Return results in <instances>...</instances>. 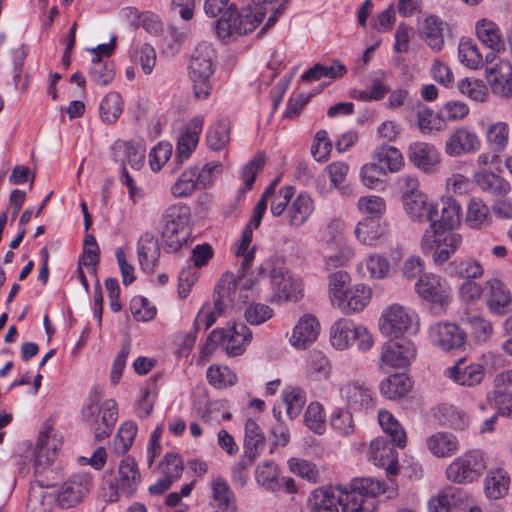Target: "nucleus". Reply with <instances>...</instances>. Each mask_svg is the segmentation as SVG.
I'll return each instance as SVG.
<instances>
[{
    "instance_id": "obj_53",
    "label": "nucleus",
    "mask_w": 512,
    "mask_h": 512,
    "mask_svg": "<svg viewBox=\"0 0 512 512\" xmlns=\"http://www.w3.org/2000/svg\"><path fill=\"white\" fill-rule=\"evenodd\" d=\"M459 91L475 102H485L489 92L485 83L476 78H464L458 82Z\"/></svg>"
},
{
    "instance_id": "obj_1",
    "label": "nucleus",
    "mask_w": 512,
    "mask_h": 512,
    "mask_svg": "<svg viewBox=\"0 0 512 512\" xmlns=\"http://www.w3.org/2000/svg\"><path fill=\"white\" fill-rule=\"evenodd\" d=\"M362 493H384L383 485L370 477H356L348 485L316 489L309 499L311 512H368L370 499Z\"/></svg>"
},
{
    "instance_id": "obj_39",
    "label": "nucleus",
    "mask_w": 512,
    "mask_h": 512,
    "mask_svg": "<svg viewBox=\"0 0 512 512\" xmlns=\"http://www.w3.org/2000/svg\"><path fill=\"white\" fill-rule=\"evenodd\" d=\"M412 381L405 374H393L380 384L381 393L390 400L406 396L412 389Z\"/></svg>"
},
{
    "instance_id": "obj_51",
    "label": "nucleus",
    "mask_w": 512,
    "mask_h": 512,
    "mask_svg": "<svg viewBox=\"0 0 512 512\" xmlns=\"http://www.w3.org/2000/svg\"><path fill=\"white\" fill-rule=\"evenodd\" d=\"M115 147L117 150L123 151L127 162L133 169H141L146 154V148L141 142L118 141Z\"/></svg>"
},
{
    "instance_id": "obj_59",
    "label": "nucleus",
    "mask_w": 512,
    "mask_h": 512,
    "mask_svg": "<svg viewBox=\"0 0 512 512\" xmlns=\"http://www.w3.org/2000/svg\"><path fill=\"white\" fill-rule=\"evenodd\" d=\"M208 382L217 389L233 386L237 383L236 374L227 366H211L207 370Z\"/></svg>"
},
{
    "instance_id": "obj_14",
    "label": "nucleus",
    "mask_w": 512,
    "mask_h": 512,
    "mask_svg": "<svg viewBox=\"0 0 512 512\" xmlns=\"http://www.w3.org/2000/svg\"><path fill=\"white\" fill-rule=\"evenodd\" d=\"M275 183L272 184L270 187L267 188L261 199L257 202L253 209V213L251 216L250 221L245 226L237 251L236 255L238 257H243L242 263H241V269L242 271H245L251 266V263L254 259L255 255V247L251 248L249 250L250 244L252 242L253 238V230L257 229L262 221L264 212L267 208V196L270 193H273L274 191Z\"/></svg>"
},
{
    "instance_id": "obj_57",
    "label": "nucleus",
    "mask_w": 512,
    "mask_h": 512,
    "mask_svg": "<svg viewBox=\"0 0 512 512\" xmlns=\"http://www.w3.org/2000/svg\"><path fill=\"white\" fill-rule=\"evenodd\" d=\"M383 229L373 219H364L355 227L357 239L365 245L373 246L382 236Z\"/></svg>"
},
{
    "instance_id": "obj_24",
    "label": "nucleus",
    "mask_w": 512,
    "mask_h": 512,
    "mask_svg": "<svg viewBox=\"0 0 512 512\" xmlns=\"http://www.w3.org/2000/svg\"><path fill=\"white\" fill-rule=\"evenodd\" d=\"M405 212L409 218L419 224L435 225V216H437L438 204L434 201H428L425 194L412 196L403 202Z\"/></svg>"
},
{
    "instance_id": "obj_20",
    "label": "nucleus",
    "mask_w": 512,
    "mask_h": 512,
    "mask_svg": "<svg viewBox=\"0 0 512 512\" xmlns=\"http://www.w3.org/2000/svg\"><path fill=\"white\" fill-rule=\"evenodd\" d=\"M341 396L348 408L356 412H368L375 407L371 389L360 382L351 381L343 385Z\"/></svg>"
},
{
    "instance_id": "obj_58",
    "label": "nucleus",
    "mask_w": 512,
    "mask_h": 512,
    "mask_svg": "<svg viewBox=\"0 0 512 512\" xmlns=\"http://www.w3.org/2000/svg\"><path fill=\"white\" fill-rule=\"evenodd\" d=\"M386 170L382 165L374 163L365 164L361 168V181L370 189H381L385 186Z\"/></svg>"
},
{
    "instance_id": "obj_60",
    "label": "nucleus",
    "mask_w": 512,
    "mask_h": 512,
    "mask_svg": "<svg viewBox=\"0 0 512 512\" xmlns=\"http://www.w3.org/2000/svg\"><path fill=\"white\" fill-rule=\"evenodd\" d=\"M305 425L316 434H323L326 430L325 412L318 402H311L304 415Z\"/></svg>"
},
{
    "instance_id": "obj_25",
    "label": "nucleus",
    "mask_w": 512,
    "mask_h": 512,
    "mask_svg": "<svg viewBox=\"0 0 512 512\" xmlns=\"http://www.w3.org/2000/svg\"><path fill=\"white\" fill-rule=\"evenodd\" d=\"M115 480L116 493L131 497L141 482V473L137 462L131 457L121 460L118 466V476Z\"/></svg>"
},
{
    "instance_id": "obj_30",
    "label": "nucleus",
    "mask_w": 512,
    "mask_h": 512,
    "mask_svg": "<svg viewBox=\"0 0 512 512\" xmlns=\"http://www.w3.org/2000/svg\"><path fill=\"white\" fill-rule=\"evenodd\" d=\"M318 334L317 319L310 314L304 315L294 327L290 342L296 348L305 349L317 339Z\"/></svg>"
},
{
    "instance_id": "obj_8",
    "label": "nucleus",
    "mask_w": 512,
    "mask_h": 512,
    "mask_svg": "<svg viewBox=\"0 0 512 512\" xmlns=\"http://www.w3.org/2000/svg\"><path fill=\"white\" fill-rule=\"evenodd\" d=\"M487 464L484 453L480 450H469L455 458L446 468V478L455 484H469L478 480Z\"/></svg>"
},
{
    "instance_id": "obj_21",
    "label": "nucleus",
    "mask_w": 512,
    "mask_h": 512,
    "mask_svg": "<svg viewBox=\"0 0 512 512\" xmlns=\"http://www.w3.org/2000/svg\"><path fill=\"white\" fill-rule=\"evenodd\" d=\"M435 240L431 244V248L423 246V238L421 239V248L423 252H433V260L437 265H443L457 251L462 242L460 234L455 232H440L439 235L433 237Z\"/></svg>"
},
{
    "instance_id": "obj_7",
    "label": "nucleus",
    "mask_w": 512,
    "mask_h": 512,
    "mask_svg": "<svg viewBox=\"0 0 512 512\" xmlns=\"http://www.w3.org/2000/svg\"><path fill=\"white\" fill-rule=\"evenodd\" d=\"M269 274L272 287L279 298L284 301H298L302 297V284L294 278L278 259H268L259 267V274Z\"/></svg>"
},
{
    "instance_id": "obj_2",
    "label": "nucleus",
    "mask_w": 512,
    "mask_h": 512,
    "mask_svg": "<svg viewBox=\"0 0 512 512\" xmlns=\"http://www.w3.org/2000/svg\"><path fill=\"white\" fill-rule=\"evenodd\" d=\"M204 9L210 17H219L215 23V30L221 39H226L233 33H251L264 18L262 11L253 13L250 6L238 12L234 4H229V0H206Z\"/></svg>"
},
{
    "instance_id": "obj_23",
    "label": "nucleus",
    "mask_w": 512,
    "mask_h": 512,
    "mask_svg": "<svg viewBox=\"0 0 512 512\" xmlns=\"http://www.w3.org/2000/svg\"><path fill=\"white\" fill-rule=\"evenodd\" d=\"M485 291L487 307L492 313L502 315L512 310V295L502 281H486Z\"/></svg>"
},
{
    "instance_id": "obj_5",
    "label": "nucleus",
    "mask_w": 512,
    "mask_h": 512,
    "mask_svg": "<svg viewBox=\"0 0 512 512\" xmlns=\"http://www.w3.org/2000/svg\"><path fill=\"white\" fill-rule=\"evenodd\" d=\"M189 208L182 204L169 206L162 216L161 237L168 252H177L189 236Z\"/></svg>"
},
{
    "instance_id": "obj_64",
    "label": "nucleus",
    "mask_w": 512,
    "mask_h": 512,
    "mask_svg": "<svg viewBox=\"0 0 512 512\" xmlns=\"http://www.w3.org/2000/svg\"><path fill=\"white\" fill-rule=\"evenodd\" d=\"M488 401L497 408L500 415L512 418V395L506 388H495L488 395Z\"/></svg>"
},
{
    "instance_id": "obj_52",
    "label": "nucleus",
    "mask_w": 512,
    "mask_h": 512,
    "mask_svg": "<svg viewBox=\"0 0 512 512\" xmlns=\"http://www.w3.org/2000/svg\"><path fill=\"white\" fill-rule=\"evenodd\" d=\"M122 113V99L119 93H108L100 103V115L103 122L114 123Z\"/></svg>"
},
{
    "instance_id": "obj_31",
    "label": "nucleus",
    "mask_w": 512,
    "mask_h": 512,
    "mask_svg": "<svg viewBox=\"0 0 512 512\" xmlns=\"http://www.w3.org/2000/svg\"><path fill=\"white\" fill-rule=\"evenodd\" d=\"M371 289L363 284L351 287L338 302V307L343 313L351 314L363 310L371 299Z\"/></svg>"
},
{
    "instance_id": "obj_26",
    "label": "nucleus",
    "mask_w": 512,
    "mask_h": 512,
    "mask_svg": "<svg viewBox=\"0 0 512 512\" xmlns=\"http://www.w3.org/2000/svg\"><path fill=\"white\" fill-rule=\"evenodd\" d=\"M446 375L459 385L473 387L479 385L485 378V367L482 363L476 362L466 364L463 359H460L446 370Z\"/></svg>"
},
{
    "instance_id": "obj_47",
    "label": "nucleus",
    "mask_w": 512,
    "mask_h": 512,
    "mask_svg": "<svg viewBox=\"0 0 512 512\" xmlns=\"http://www.w3.org/2000/svg\"><path fill=\"white\" fill-rule=\"evenodd\" d=\"M378 420L386 435L391 437L390 440L398 447L404 448L406 445V433L397 419L388 411H380L378 413Z\"/></svg>"
},
{
    "instance_id": "obj_15",
    "label": "nucleus",
    "mask_w": 512,
    "mask_h": 512,
    "mask_svg": "<svg viewBox=\"0 0 512 512\" xmlns=\"http://www.w3.org/2000/svg\"><path fill=\"white\" fill-rule=\"evenodd\" d=\"M466 336V332L452 322H437L428 329L430 342L444 351L462 347L466 341Z\"/></svg>"
},
{
    "instance_id": "obj_29",
    "label": "nucleus",
    "mask_w": 512,
    "mask_h": 512,
    "mask_svg": "<svg viewBox=\"0 0 512 512\" xmlns=\"http://www.w3.org/2000/svg\"><path fill=\"white\" fill-rule=\"evenodd\" d=\"M252 332L242 324H234L227 330L223 329L222 347L229 356L241 355L251 341Z\"/></svg>"
},
{
    "instance_id": "obj_54",
    "label": "nucleus",
    "mask_w": 512,
    "mask_h": 512,
    "mask_svg": "<svg viewBox=\"0 0 512 512\" xmlns=\"http://www.w3.org/2000/svg\"><path fill=\"white\" fill-rule=\"evenodd\" d=\"M256 480L265 489L276 491L279 487V471L277 465L273 461H265L260 463L256 468Z\"/></svg>"
},
{
    "instance_id": "obj_46",
    "label": "nucleus",
    "mask_w": 512,
    "mask_h": 512,
    "mask_svg": "<svg viewBox=\"0 0 512 512\" xmlns=\"http://www.w3.org/2000/svg\"><path fill=\"white\" fill-rule=\"evenodd\" d=\"M131 61L139 65L145 75H150L156 65L157 55L149 43L135 46L130 52Z\"/></svg>"
},
{
    "instance_id": "obj_62",
    "label": "nucleus",
    "mask_w": 512,
    "mask_h": 512,
    "mask_svg": "<svg viewBox=\"0 0 512 512\" xmlns=\"http://www.w3.org/2000/svg\"><path fill=\"white\" fill-rule=\"evenodd\" d=\"M114 76V64L112 62L100 58L92 59L90 77L97 85L106 86L110 84Z\"/></svg>"
},
{
    "instance_id": "obj_50",
    "label": "nucleus",
    "mask_w": 512,
    "mask_h": 512,
    "mask_svg": "<svg viewBox=\"0 0 512 512\" xmlns=\"http://www.w3.org/2000/svg\"><path fill=\"white\" fill-rule=\"evenodd\" d=\"M466 222L471 228H482L489 224V208L481 199L473 198L470 200Z\"/></svg>"
},
{
    "instance_id": "obj_44",
    "label": "nucleus",
    "mask_w": 512,
    "mask_h": 512,
    "mask_svg": "<svg viewBox=\"0 0 512 512\" xmlns=\"http://www.w3.org/2000/svg\"><path fill=\"white\" fill-rule=\"evenodd\" d=\"M213 499L223 511L236 510V498L227 481L221 477L215 478L211 483Z\"/></svg>"
},
{
    "instance_id": "obj_4",
    "label": "nucleus",
    "mask_w": 512,
    "mask_h": 512,
    "mask_svg": "<svg viewBox=\"0 0 512 512\" xmlns=\"http://www.w3.org/2000/svg\"><path fill=\"white\" fill-rule=\"evenodd\" d=\"M89 401L82 409V419L93 429L95 439L100 441L109 437L113 431L118 418L117 404L113 399H108L101 405L97 393L91 396Z\"/></svg>"
},
{
    "instance_id": "obj_27",
    "label": "nucleus",
    "mask_w": 512,
    "mask_h": 512,
    "mask_svg": "<svg viewBox=\"0 0 512 512\" xmlns=\"http://www.w3.org/2000/svg\"><path fill=\"white\" fill-rule=\"evenodd\" d=\"M137 254L142 270L153 273L160 257L158 238L151 232L143 233L137 242Z\"/></svg>"
},
{
    "instance_id": "obj_10",
    "label": "nucleus",
    "mask_w": 512,
    "mask_h": 512,
    "mask_svg": "<svg viewBox=\"0 0 512 512\" xmlns=\"http://www.w3.org/2000/svg\"><path fill=\"white\" fill-rule=\"evenodd\" d=\"M345 224L340 219L330 221L325 229L322 241L326 265L339 267L349 262L353 255V249L346 244L343 230Z\"/></svg>"
},
{
    "instance_id": "obj_42",
    "label": "nucleus",
    "mask_w": 512,
    "mask_h": 512,
    "mask_svg": "<svg viewBox=\"0 0 512 512\" xmlns=\"http://www.w3.org/2000/svg\"><path fill=\"white\" fill-rule=\"evenodd\" d=\"M509 477L502 468L490 470L484 483L485 494L490 499L502 498L509 489Z\"/></svg>"
},
{
    "instance_id": "obj_38",
    "label": "nucleus",
    "mask_w": 512,
    "mask_h": 512,
    "mask_svg": "<svg viewBox=\"0 0 512 512\" xmlns=\"http://www.w3.org/2000/svg\"><path fill=\"white\" fill-rule=\"evenodd\" d=\"M231 138V123L228 119H219L212 124L206 134V143L213 151L225 149Z\"/></svg>"
},
{
    "instance_id": "obj_48",
    "label": "nucleus",
    "mask_w": 512,
    "mask_h": 512,
    "mask_svg": "<svg viewBox=\"0 0 512 512\" xmlns=\"http://www.w3.org/2000/svg\"><path fill=\"white\" fill-rule=\"evenodd\" d=\"M458 57L462 64L470 69H478L483 66L484 59L477 44L467 38L461 39L458 45Z\"/></svg>"
},
{
    "instance_id": "obj_17",
    "label": "nucleus",
    "mask_w": 512,
    "mask_h": 512,
    "mask_svg": "<svg viewBox=\"0 0 512 512\" xmlns=\"http://www.w3.org/2000/svg\"><path fill=\"white\" fill-rule=\"evenodd\" d=\"M92 478L85 473H78L64 482L56 494V502L61 508H71L79 504L89 493Z\"/></svg>"
},
{
    "instance_id": "obj_18",
    "label": "nucleus",
    "mask_w": 512,
    "mask_h": 512,
    "mask_svg": "<svg viewBox=\"0 0 512 512\" xmlns=\"http://www.w3.org/2000/svg\"><path fill=\"white\" fill-rule=\"evenodd\" d=\"M481 140L478 134L468 126L455 128L445 142V153L451 157L474 154L479 151Z\"/></svg>"
},
{
    "instance_id": "obj_16",
    "label": "nucleus",
    "mask_w": 512,
    "mask_h": 512,
    "mask_svg": "<svg viewBox=\"0 0 512 512\" xmlns=\"http://www.w3.org/2000/svg\"><path fill=\"white\" fill-rule=\"evenodd\" d=\"M416 356L414 344L408 340L386 342L381 348L379 368H406Z\"/></svg>"
},
{
    "instance_id": "obj_35",
    "label": "nucleus",
    "mask_w": 512,
    "mask_h": 512,
    "mask_svg": "<svg viewBox=\"0 0 512 512\" xmlns=\"http://www.w3.org/2000/svg\"><path fill=\"white\" fill-rule=\"evenodd\" d=\"M314 201L309 194L300 193L288 210V222L293 228L301 227L312 215Z\"/></svg>"
},
{
    "instance_id": "obj_49",
    "label": "nucleus",
    "mask_w": 512,
    "mask_h": 512,
    "mask_svg": "<svg viewBox=\"0 0 512 512\" xmlns=\"http://www.w3.org/2000/svg\"><path fill=\"white\" fill-rule=\"evenodd\" d=\"M198 182H203L198 169L190 168L181 174L177 182L171 187V192L175 197H187L196 190Z\"/></svg>"
},
{
    "instance_id": "obj_9",
    "label": "nucleus",
    "mask_w": 512,
    "mask_h": 512,
    "mask_svg": "<svg viewBox=\"0 0 512 512\" xmlns=\"http://www.w3.org/2000/svg\"><path fill=\"white\" fill-rule=\"evenodd\" d=\"M34 454L36 482L41 487H54L60 476L54 466L56 443L55 440H50L48 432L39 434Z\"/></svg>"
},
{
    "instance_id": "obj_40",
    "label": "nucleus",
    "mask_w": 512,
    "mask_h": 512,
    "mask_svg": "<svg viewBox=\"0 0 512 512\" xmlns=\"http://www.w3.org/2000/svg\"><path fill=\"white\" fill-rule=\"evenodd\" d=\"M356 325L348 319H338L330 328V342L338 350L347 349L354 339Z\"/></svg>"
},
{
    "instance_id": "obj_63",
    "label": "nucleus",
    "mask_w": 512,
    "mask_h": 512,
    "mask_svg": "<svg viewBox=\"0 0 512 512\" xmlns=\"http://www.w3.org/2000/svg\"><path fill=\"white\" fill-rule=\"evenodd\" d=\"M366 268L370 278L382 279L387 276L390 270V263L388 259L379 254H372L368 256L363 264L359 266V269L363 272V268Z\"/></svg>"
},
{
    "instance_id": "obj_32",
    "label": "nucleus",
    "mask_w": 512,
    "mask_h": 512,
    "mask_svg": "<svg viewBox=\"0 0 512 512\" xmlns=\"http://www.w3.org/2000/svg\"><path fill=\"white\" fill-rule=\"evenodd\" d=\"M475 31L478 39L491 51L499 53L505 50L501 30L492 20L487 18L478 20L475 24Z\"/></svg>"
},
{
    "instance_id": "obj_41",
    "label": "nucleus",
    "mask_w": 512,
    "mask_h": 512,
    "mask_svg": "<svg viewBox=\"0 0 512 512\" xmlns=\"http://www.w3.org/2000/svg\"><path fill=\"white\" fill-rule=\"evenodd\" d=\"M474 180L481 190L492 195L502 196L510 191V185L503 177L487 170L475 173Z\"/></svg>"
},
{
    "instance_id": "obj_28",
    "label": "nucleus",
    "mask_w": 512,
    "mask_h": 512,
    "mask_svg": "<svg viewBox=\"0 0 512 512\" xmlns=\"http://www.w3.org/2000/svg\"><path fill=\"white\" fill-rule=\"evenodd\" d=\"M204 120L201 116L194 117L180 134L176 148V159L179 163L187 160L199 142Z\"/></svg>"
},
{
    "instance_id": "obj_6",
    "label": "nucleus",
    "mask_w": 512,
    "mask_h": 512,
    "mask_svg": "<svg viewBox=\"0 0 512 512\" xmlns=\"http://www.w3.org/2000/svg\"><path fill=\"white\" fill-rule=\"evenodd\" d=\"M237 289V281L232 273L226 272L220 278L216 287L214 308L205 304L198 312L193 324V330H200V321H204V329L210 328L224 310L233 303Z\"/></svg>"
},
{
    "instance_id": "obj_3",
    "label": "nucleus",
    "mask_w": 512,
    "mask_h": 512,
    "mask_svg": "<svg viewBox=\"0 0 512 512\" xmlns=\"http://www.w3.org/2000/svg\"><path fill=\"white\" fill-rule=\"evenodd\" d=\"M215 57V50L206 42L198 44L190 57L189 77L197 99L204 100L210 95Z\"/></svg>"
},
{
    "instance_id": "obj_36",
    "label": "nucleus",
    "mask_w": 512,
    "mask_h": 512,
    "mask_svg": "<svg viewBox=\"0 0 512 512\" xmlns=\"http://www.w3.org/2000/svg\"><path fill=\"white\" fill-rule=\"evenodd\" d=\"M394 444L387 436H380L371 441L368 455L374 465L382 467L387 462H397Z\"/></svg>"
},
{
    "instance_id": "obj_37",
    "label": "nucleus",
    "mask_w": 512,
    "mask_h": 512,
    "mask_svg": "<svg viewBox=\"0 0 512 512\" xmlns=\"http://www.w3.org/2000/svg\"><path fill=\"white\" fill-rule=\"evenodd\" d=\"M447 24L436 16L425 18L421 28V34L427 45L435 50L440 51L444 45V30Z\"/></svg>"
},
{
    "instance_id": "obj_43",
    "label": "nucleus",
    "mask_w": 512,
    "mask_h": 512,
    "mask_svg": "<svg viewBox=\"0 0 512 512\" xmlns=\"http://www.w3.org/2000/svg\"><path fill=\"white\" fill-rule=\"evenodd\" d=\"M510 127L504 121H497L489 125L486 131V142L495 153L503 152L509 144Z\"/></svg>"
},
{
    "instance_id": "obj_22",
    "label": "nucleus",
    "mask_w": 512,
    "mask_h": 512,
    "mask_svg": "<svg viewBox=\"0 0 512 512\" xmlns=\"http://www.w3.org/2000/svg\"><path fill=\"white\" fill-rule=\"evenodd\" d=\"M409 161L424 173H433L440 164V154L433 144L414 142L408 149Z\"/></svg>"
},
{
    "instance_id": "obj_55",
    "label": "nucleus",
    "mask_w": 512,
    "mask_h": 512,
    "mask_svg": "<svg viewBox=\"0 0 512 512\" xmlns=\"http://www.w3.org/2000/svg\"><path fill=\"white\" fill-rule=\"evenodd\" d=\"M459 490L448 487L428 502L429 512H451V507L460 499Z\"/></svg>"
},
{
    "instance_id": "obj_56",
    "label": "nucleus",
    "mask_w": 512,
    "mask_h": 512,
    "mask_svg": "<svg viewBox=\"0 0 512 512\" xmlns=\"http://www.w3.org/2000/svg\"><path fill=\"white\" fill-rule=\"evenodd\" d=\"M350 275L343 270L336 271L329 276V295L334 306L343 298L351 287Z\"/></svg>"
},
{
    "instance_id": "obj_34",
    "label": "nucleus",
    "mask_w": 512,
    "mask_h": 512,
    "mask_svg": "<svg viewBox=\"0 0 512 512\" xmlns=\"http://www.w3.org/2000/svg\"><path fill=\"white\" fill-rule=\"evenodd\" d=\"M429 451L436 457H450L459 449L457 437L449 432H437L426 440Z\"/></svg>"
},
{
    "instance_id": "obj_33",
    "label": "nucleus",
    "mask_w": 512,
    "mask_h": 512,
    "mask_svg": "<svg viewBox=\"0 0 512 512\" xmlns=\"http://www.w3.org/2000/svg\"><path fill=\"white\" fill-rule=\"evenodd\" d=\"M265 446V436L260 426L252 419L245 423L244 454L250 462H254Z\"/></svg>"
},
{
    "instance_id": "obj_12",
    "label": "nucleus",
    "mask_w": 512,
    "mask_h": 512,
    "mask_svg": "<svg viewBox=\"0 0 512 512\" xmlns=\"http://www.w3.org/2000/svg\"><path fill=\"white\" fill-rule=\"evenodd\" d=\"M415 290L420 298L431 304L436 314H443L451 299V288L440 276L423 274L415 283Z\"/></svg>"
},
{
    "instance_id": "obj_19",
    "label": "nucleus",
    "mask_w": 512,
    "mask_h": 512,
    "mask_svg": "<svg viewBox=\"0 0 512 512\" xmlns=\"http://www.w3.org/2000/svg\"><path fill=\"white\" fill-rule=\"evenodd\" d=\"M485 73L494 95L512 98V64L509 61L501 60L493 67H487Z\"/></svg>"
},
{
    "instance_id": "obj_61",
    "label": "nucleus",
    "mask_w": 512,
    "mask_h": 512,
    "mask_svg": "<svg viewBox=\"0 0 512 512\" xmlns=\"http://www.w3.org/2000/svg\"><path fill=\"white\" fill-rule=\"evenodd\" d=\"M450 266L451 274L466 280H473L481 277L484 271L480 262L474 259L455 261L451 263Z\"/></svg>"
},
{
    "instance_id": "obj_13",
    "label": "nucleus",
    "mask_w": 512,
    "mask_h": 512,
    "mask_svg": "<svg viewBox=\"0 0 512 512\" xmlns=\"http://www.w3.org/2000/svg\"><path fill=\"white\" fill-rule=\"evenodd\" d=\"M418 327V316L400 305L390 306L380 319V331L387 337H399L400 335L416 331Z\"/></svg>"
},
{
    "instance_id": "obj_45",
    "label": "nucleus",
    "mask_w": 512,
    "mask_h": 512,
    "mask_svg": "<svg viewBox=\"0 0 512 512\" xmlns=\"http://www.w3.org/2000/svg\"><path fill=\"white\" fill-rule=\"evenodd\" d=\"M374 159L376 163L382 165L386 173L397 172L404 164V158L401 152L394 146L382 145L374 152Z\"/></svg>"
},
{
    "instance_id": "obj_11",
    "label": "nucleus",
    "mask_w": 512,
    "mask_h": 512,
    "mask_svg": "<svg viewBox=\"0 0 512 512\" xmlns=\"http://www.w3.org/2000/svg\"><path fill=\"white\" fill-rule=\"evenodd\" d=\"M437 216H435V225H429L423 233V246L431 248L435 241L433 237L440 232H453V229L461 223L462 210L460 204L451 197H445L437 202Z\"/></svg>"
}]
</instances>
